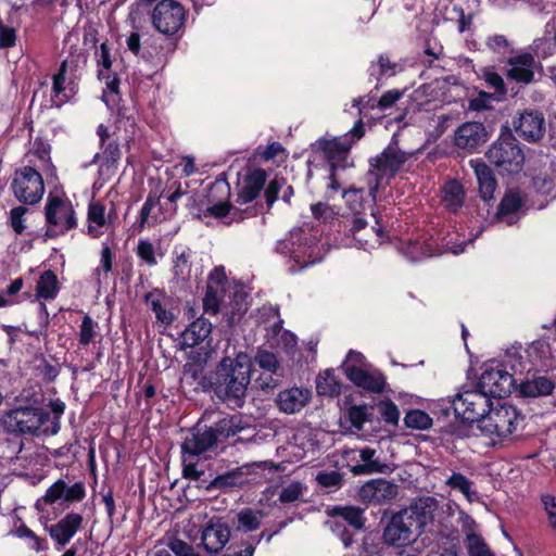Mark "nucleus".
I'll return each instance as SVG.
<instances>
[{
  "instance_id": "24",
  "label": "nucleus",
  "mask_w": 556,
  "mask_h": 556,
  "mask_svg": "<svg viewBox=\"0 0 556 556\" xmlns=\"http://www.w3.org/2000/svg\"><path fill=\"white\" fill-rule=\"evenodd\" d=\"M267 174L262 168L249 169L238 181L237 203L248 204L264 189Z\"/></svg>"
},
{
  "instance_id": "30",
  "label": "nucleus",
  "mask_w": 556,
  "mask_h": 556,
  "mask_svg": "<svg viewBox=\"0 0 556 556\" xmlns=\"http://www.w3.org/2000/svg\"><path fill=\"white\" fill-rule=\"evenodd\" d=\"M212 332V323L203 317L193 320L180 334L182 349L193 348L203 342Z\"/></svg>"
},
{
  "instance_id": "3",
  "label": "nucleus",
  "mask_w": 556,
  "mask_h": 556,
  "mask_svg": "<svg viewBox=\"0 0 556 556\" xmlns=\"http://www.w3.org/2000/svg\"><path fill=\"white\" fill-rule=\"evenodd\" d=\"M3 430L18 437H49L60 431L58 416L37 405L17 406L0 418Z\"/></svg>"
},
{
  "instance_id": "55",
  "label": "nucleus",
  "mask_w": 556,
  "mask_h": 556,
  "mask_svg": "<svg viewBox=\"0 0 556 556\" xmlns=\"http://www.w3.org/2000/svg\"><path fill=\"white\" fill-rule=\"evenodd\" d=\"M454 117L450 114L433 116L429 122L428 131L433 138L441 137L451 126Z\"/></svg>"
},
{
  "instance_id": "63",
  "label": "nucleus",
  "mask_w": 556,
  "mask_h": 556,
  "mask_svg": "<svg viewBox=\"0 0 556 556\" xmlns=\"http://www.w3.org/2000/svg\"><path fill=\"white\" fill-rule=\"evenodd\" d=\"M544 510L547 515L548 525L556 532V500L551 494H543L541 496Z\"/></svg>"
},
{
  "instance_id": "58",
  "label": "nucleus",
  "mask_w": 556,
  "mask_h": 556,
  "mask_svg": "<svg viewBox=\"0 0 556 556\" xmlns=\"http://www.w3.org/2000/svg\"><path fill=\"white\" fill-rule=\"evenodd\" d=\"M549 168L552 169L549 174H539L533 178V185L539 192L547 193L554 187L556 170L553 169V162H549Z\"/></svg>"
},
{
  "instance_id": "16",
  "label": "nucleus",
  "mask_w": 556,
  "mask_h": 556,
  "mask_svg": "<svg viewBox=\"0 0 556 556\" xmlns=\"http://www.w3.org/2000/svg\"><path fill=\"white\" fill-rule=\"evenodd\" d=\"M84 523V517L79 513L70 511L55 523L41 522L43 530L49 534L58 549L66 546L78 533Z\"/></svg>"
},
{
  "instance_id": "54",
  "label": "nucleus",
  "mask_w": 556,
  "mask_h": 556,
  "mask_svg": "<svg viewBox=\"0 0 556 556\" xmlns=\"http://www.w3.org/2000/svg\"><path fill=\"white\" fill-rule=\"evenodd\" d=\"M24 286V279L23 278H16L10 282V285L5 288V290L0 292V308L11 306L17 301L15 300V296L17 293L22 290Z\"/></svg>"
},
{
  "instance_id": "45",
  "label": "nucleus",
  "mask_w": 556,
  "mask_h": 556,
  "mask_svg": "<svg viewBox=\"0 0 556 556\" xmlns=\"http://www.w3.org/2000/svg\"><path fill=\"white\" fill-rule=\"evenodd\" d=\"M445 484L459 491L469 502L478 497V493L472 489L473 482L460 472H453Z\"/></svg>"
},
{
  "instance_id": "57",
  "label": "nucleus",
  "mask_w": 556,
  "mask_h": 556,
  "mask_svg": "<svg viewBox=\"0 0 556 556\" xmlns=\"http://www.w3.org/2000/svg\"><path fill=\"white\" fill-rule=\"evenodd\" d=\"M166 545L176 556H200L193 547L176 535H166Z\"/></svg>"
},
{
  "instance_id": "51",
  "label": "nucleus",
  "mask_w": 556,
  "mask_h": 556,
  "mask_svg": "<svg viewBox=\"0 0 556 556\" xmlns=\"http://www.w3.org/2000/svg\"><path fill=\"white\" fill-rule=\"evenodd\" d=\"M396 64L392 63L388 55L381 54L377 63L369 66V75L378 80L381 76H392L395 74Z\"/></svg>"
},
{
  "instance_id": "35",
  "label": "nucleus",
  "mask_w": 556,
  "mask_h": 556,
  "mask_svg": "<svg viewBox=\"0 0 556 556\" xmlns=\"http://www.w3.org/2000/svg\"><path fill=\"white\" fill-rule=\"evenodd\" d=\"M100 150L101 152H98L93 155L91 164L100 163L101 168H116L122 156L118 141L111 140L106 143L100 144Z\"/></svg>"
},
{
  "instance_id": "56",
  "label": "nucleus",
  "mask_w": 556,
  "mask_h": 556,
  "mask_svg": "<svg viewBox=\"0 0 556 556\" xmlns=\"http://www.w3.org/2000/svg\"><path fill=\"white\" fill-rule=\"evenodd\" d=\"M282 377L283 371H261L258 377L255 379V383L262 391L268 392L279 387Z\"/></svg>"
},
{
  "instance_id": "48",
  "label": "nucleus",
  "mask_w": 556,
  "mask_h": 556,
  "mask_svg": "<svg viewBox=\"0 0 556 556\" xmlns=\"http://www.w3.org/2000/svg\"><path fill=\"white\" fill-rule=\"evenodd\" d=\"M226 291L206 286V292L203 298V307L205 313L216 315L222 305H226Z\"/></svg>"
},
{
  "instance_id": "10",
  "label": "nucleus",
  "mask_w": 556,
  "mask_h": 556,
  "mask_svg": "<svg viewBox=\"0 0 556 556\" xmlns=\"http://www.w3.org/2000/svg\"><path fill=\"white\" fill-rule=\"evenodd\" d=\"M364 124L358 119L354 127L342 137L332 140H319L318 144L330 169L344 168L349 151L356 140L364 136Z\"/></svg>"
},
{
  "instance_id": "23",
  "label": "nucleus",
  "mask_w": 556,
  "mask_h": 556,
  "mask_svg": "<svg viewBox=\"0 0 556 556\" xmlns=\"http://www.w3.org/2000/svg\"><path fill=\"white\" fill-rule=\"evenodd\" d=\"M346 378L358 388L374 393H381L386 380L383 375L377 370H366L356 365H342Z\"/></svg>"
},
{
  "instance_id": "29",
  "label": "nucleus",
  "mask_w": 556,
  "mask_h": 556,
  "mask_svg": "<svg viewBox=\"0 0 556 556\" xmlns=\"http://www.w3.org/2000/svg\"><path fill=\"white\" fill-rule=\"evenodd\" d=\"M229 538V528L224 523H216L203 529L201 542L207 553H218L225 547Z\"/></svg>"
},
{
  "instance_id": "12",
  "label": "nucleus",
  "mask_w": 556,
  "mask_h": 556,
  "mask_svg": "<svg viewBox=\"0 0 556 556\" xmlns=\"http://www.w3.org/2000/svg\"><path fill=\"white\" fill-rule=\"evenodd\" d=\"M492 401L479 388L458 393L452 401L455 415L466 422H482Z\"/></svg>"
},
{
  "instance_id": "34",
  "label": "nucleus",
  "mask_w": 556,
  "mask_h": 556,
  "mask_svg": "<svg viewBox=\"0 0 556 556\" xmlns=\"http://www.w3.org/2000/svg\"><path fill=\"white\" fill-rule=\"evenodd\" d=\"M146 303L153 311L156 320L162 325L169 326L174 321L175 316L167 308V299L164 294L157 291L149 292L146 295Z\"/></svg>"
},
{
  "instance_id": "43",
  "label": "nucleus",
  "mask_w": 556,
  "mask_h": 556,
  "mask_svg": "<svg viewBox=\"0 0 556 556\" xmlns=\"http://www.w3.org/2000/svg\"><path fill=\"white\" fill-rule=\"evenodd\" d=\"M523 204V200L518 191L509 190L502 199L498 206V216L501 219L511 224L510 215L517 213Z\"/></svg>"
},
{
  "instance_id": "46",
  "label": "nucleus",
  "mask_w": 556,
  "mask_h": 556,
  "mask_svg": "<svg viewBox=\"0 0 556 556\" xmlns=\"http://www.w3.org/2000/svg\"><path fill=\"white\" fill-rule=\"evenodd\" d=\"M101 338L99 332V324L93 320L89 315H85L78 332V342L83 346H87Z\"/></svg>"
},
{
  "instance_id": "17",
  "label": "nucleus",
  "mask_w": 556,
  "mask_h": 556,
  "mask_svg": "<svg viewBox=\"0 0 556 556\" xmlns=\"http://www.w3.org/2000/svg\"><path fill=\"white\" fill-rule=\"evenodd\" d=\"M540 66L534 55L530 52H522L508 58L506 61L505 76L509 81L519 86H527L534 81L535 71Z\"/></svg>"
},
{
  "instance_id": "47",
  "label": "nucleus",
  "mask_w": 556,
  "mask_h": 556,
  "mask_svg": "<svg viewBox=\"0 0 556 556\" xmlns=\"http://www.w3.org/2000/svg\"><path fill=\"white\" fill-rule=\"evenodd\" d=\"M254 364L262 371H283V368L277 357V355L265 349H258L254 355Z\"/></svg>"
},
{
  "instance_id": "27",
  "label": "nucleus",
  "mask_w": 556,
  "mask_h": 556,
  "mask_svg": "<svg viewBox=\"0 0 556 556\" xmlns=\"http://www.w3.org/2000/svg\"><path fill=\"white\" fill-rule=\"evenodd\" d=\"M311 392L307 389L290 388L280 391L276 397V404L285 414L299 413L309 401Z\"/></svg>"
},
{
  "instance_id": "44",
  "label": "nucleus",
  "mask_w": 556,
  "mask_h": 556,
  "mask_svg": "<svg viewBox=\"0 0 556 556\" xmlns=\"http://www.w3.org/2000/svg\"><path fill=\"white\" fill-rule=\"evenodd\" d=\"M307 491L306 484L301 481H290L289 483L281 486L278 501L281 504H291L298 501H302L304 494Z\"/></svg>"
},
{
  "instance_id": "37",
  "label": "nucleus",
  "mask_w": 556,
  "mask_h": 556,
  "mask_svg": "<svg viewBox=\"0 0 556 556\" xmlns=\"http://www.w3.org/2000/svg\"><path fill=\"white\" fill-rule=\"evenodd\" d=\"M12 534L17 539L25 541L27 548L33 552L40 553L46 552L49 548L48 540L38 535L24 522L16 526L12 531Z\"/></svg>"
},
{
  "instance_id": "7",
  "label": "nucleus",
  "mask_w": 556,
  "mask_h": 556,
  "mask_svg": "<svg viewBox=\"0 0 556 556\" xmlns=\"http://www.w3.org/2000/svg\"><path fill=\"white\" fill-rule=\"evenodd\" d=\"M523 418L516 407L508 404H501L497 407H490L484 416L480 428L490 437H495L502 441L510 437Z\"/></svg>"
},
{
  "instance_id": "11",
  "label": "nucleus",
  "mask_w": 556,
  "mask_h": 556,
  "mask_svg": "<svg viewBox=\"0 0 556 556\" xmlns=\"http://www.w3.org/2000/svg\"><path fill=\"white\" fill-rule=\"evenodd\" d=\"M233 419H223L218 428L197 427L181 443V452L189 455L199 456L212 448L217 440L218 433L226 437L233 435L236 430L231 429Z\"/></svg>"
},
{
  "instance_id": "49",
  "label": "nucleus",
  "mask_w": 556,
  "mask_h": 556,
  "mask_svg": "<svg viewBox=\"0 0 556 556\" xmlns=\"http://www.w3.org/2000/svg\"><path fill=\"white\" fill-rule=\"evenodd\" d=\"M263 516L261 510H253L251 508L242 509L237 516L238 529L245 532L256 530L261 526Z\"/></svg>"
},
{
  "instance_id": "31",
  "label": "nucleus",
  "mask_w": 556,
  "mask_h": 556,
  "mask_svg": "<svg viewBox=\"0 0 556 556\" xmlns=\"http://www.w3.org/2000/svg\"><path fill=\"white\" fill-rule=\"evenodd\" d=\"M470 164L475 170L478 180L479 192L481 198L484 201L492 199L494 191L496 189V179L493 175L492 169L481 161L471 160Z\"/></svg>"
},
{
  "instance_id": "36",
  "label": "nucleus",
  "mask_w": 556,
  "mask_h": 556,
  "mask_svg": "<svg viewBox=\"0 0 556 556\" xmlns=\"http://www.w3.org/2000/svg\"><path fill=\"white\" fill-rule=\"evenodd\" d=\"M465 191L457 180L447 181L442 189V203L452 213L458 212L463 206Z\"/></svg>"
},
{
  "instance_id": "62",
  "label": "nucleus",
  "mask_w": 556,
  "mask_h": 556,
  "mask_svg": "<svg viewBox=\"0 0 556 556\" xmlns=\"http://www.w3.org/2000/svg\"><path fill=\"white\" fill-rule=\"evenodd\" d=\"M316 481L324 488H338L341 484L342 476L338 471H320L316 476Z\"/></svg>"
},
{
  "instance_id": "28",
  "label": "nucleus",
  "mask_w": 556,
  "mask_h": 556,
  "mask_svg": "<svg viewBox=\"0 0 556 556\" xmlns=\"http://www.w3.org/2000/svg\"><path fill=\"white\" fill-rule=\"evenodd\" d=\"M397 494V485L387 480H372L361 489L364 500L374 504H381L393 500Z\"/></svg>"
},
{
  "instance_id": "59",
  "label": "nucleus",
  "mask_w": 556,
  "mask_h": 556,
  "mask_svg": "<svg viewBox=\"0 0 556 556\" xmlns=\"http://www.w3.org/2000/svg\"><path fill=\"white\" fill-rule=\"evenodd\" d=\"M195 457V455L182 453V476L194 481L203 475V470L198 469Z\"/></svg>"
},
{
  "instance_id": "53",
  "label": "nucleus",
  "mask_w": 556,
  "mask_h": 556,
  "mask_svg": "<svg viewBox=\"0 0 556 556\" xmlns=\"http://www.w3.org/2000/svg\"><path fill=\"white\" fill-rule=\"evenodd\" d=\"M466 541L469 556H494L481 535L469 533Z\"/></svg>"
},
{
  "instance_id": "50",
  "label": "nucleus",
  "mask_w": 556,
  "mask_h": 556,
  "mask_svg": "<svg viewBox=\"0 0 556 556\" xmlns=\"http://www.w3.org/2000/svg\"><path fill=\"white\" fill-rule=\"evenodd\" d=\"M404 422L406 427L418 430H426L432 426L431 417L420 409L408 412L404 418Z\"/></svg>"
},
{
  "instance_id": "39",
  "label": "nucleus",
  "mask_w": 556,
  "mask_h": 556,
  "mask_svg": "<svg viewBox=\"0 0 556 556\" xmlns=\"http://www.w3.org/2000/svg\"><path fill=\"white\" fill-rule=\"evenodd\" d=\"M64 42L68 46V56L63 62L67 63V70L71 73H75L77 68L86 64L87 54L77 46L78 36L76 34H68Z\"/></svg>"
},
{
  "instance_id": "42",
  "label": "nucleus",
  "mask_w": 556,
  "mask_h": 556,
  "mask_svg": "<svg viewBox=\"0 0 556 556\" xmlns=\"http://www.w3.org/2000/svg\"><path fill=\"white\" fill-rule=\"evenodd\" d=\"M555 386L551 379L546 377H536L521 384V393L526 396H542L553 392Z\"/></svg>"
},
{
  "instance_id": "41",
  "label": "nucleus",
  "mask_w": 556,
  "mask_h": 556,
  "mask_svg": "<svg viewBox=\"0 0 556 556\" xmlns=\"http://www.w3.org/2000/svg\"><path fill=\"white\" fill-rule=\"evenodd\" d=\"M316 390L319 395L334 396L341 391V384L339 383L334 370L327 369L323 374H319L316 379Z\"/></svg>"
},
{
  "instance_id": "8",
  "label": "nucleus",
  "mask_w": 556,
  "mask_h": 556,
  "mask_svg": "<svg viewBox=\"0 0 556 556\" xmlns=\"http://www.w3.org/2000/svg\"><path fill=\"white\" fill-rule=\"evenodd\" d=\"M439 244L430 242L412 241L401 243L399 251L408 260L416 262L441 253V250L450 251L453 254H459L465 251L466 240H458L456 231L448 232L446 237L440 238Z\"/></svg>"
},
{
  "instance_id": "64",
  "label": "nucleus",
  "mask_w": 556,
  "mask_h": 556,
  "mask_svg": "<svg viewBox=\"0 0 556 556\" xmlns=\"http://www.w3.org/2000/svg\"><path fill=\"white\" fill-rule=\"evenodd\" d=\"M228 279L225 273V268L223 266L215 267L208 275L206 286L226 291Z\"/></svg>"
},
{
  "instance_id": "2",
  "label": "nucleus",
  "mask_w": 556,
  "mask_h": 556,
  "mask_svg": "<svg viewBox=\"0 0 556 556\" xmlns=\"http://www.w3.org/2000/svg\"><path fill=\"white\" fill-rule=\"evenodd\" d=\"M252 364L250 356L239 352L235 358L225 356L213 372V392L220 401L242 407L251 382Z\"/></svg>"
},
{
  "instance_id": "32",
  "label": "nucleus",
  "mask_w": 556,
  "mask_h": 556,
  "mask_svg": "<svg viewBox=\"0 0 556 556\" xmlns=\"http://www.w3.org/2000/svg\"><path fill=\"white\" fill-rule=\"evenodd\" d=\"M192 251L188 247H176L173 252V275L178 282H187L191 278Z\"/></svg>"
},
{
  "instance_id": "21",
  "label": "nucleus",
  "mask_w": 556,
  "mask_h": 556,
  "mask_svg": "<svg viewBox=\"0 0 556 556\" xmlns=\"http://www.w3.org/2000/svg\"><path fill=\"white\" fill-rule=\"evenodd\" d=\"M114 217H116V213L113 205L106 212V207L102 202L91 201L87 212V233L91 238H100L113 225Z\"/></svg>"
},
{
  "instance_id": "14",
  "label": "nucleus",
  "mask_w": 556,
  "mask_h": 556,
  "mask_svg": "<svg viewBox=\"0 0 556 556\" xmlns=\"http://www.w3.org/2000/svg\"><path fill=\"white\" fill-rule=\"evenodd\" d=\"M513 376L501 365L485 368L479 379L478 388L488 397L508 396L514 389Z\"/></svg>"
},
{
  "instance_id": "26",
  "label": "nucleus",
  "mask_w": 556,
  "mask_h": 556,
  "mask_svg": "<svg viewBox=\"0 0 556 556\" xmlns=\"http://www.w3.org/2000/svg\"><path fill=\"white\" fill-rule=\"evenodd\" d=\"M439 507V502L432 496H421L417 498L408 508L403 509L421 530L434 518V513Z\"/></svg>"
},
{
  "instance_id": "60",
  "label": "nucleus",
  "mask_w": 556,
  "mask_h": 556,
  "mask_svg": "<svg viewBox=\"0 0 556 556\" xmlns=\"http://www.w3.org/2000/svg\"><path fill=\"white\" fill-rule=\"evenodd\" d=\"M340 516L354 529L359 530L364 526L363 510L356 507L340 508Z\"/></svg>"
},
{
  "instance_id": "6",
  "label": "nucleus",
  "mask_w": 556,
  "mask_h": 556,
  "mask_svg": "<svg viewBox=\"0 0 556 556\" xmlns=\"http://www.w3.org/2000/svg\"><path fill=\"white\" fill-rule=\"evenodd\" d=\"M485 156L495 167L509 174L519 173L526 160L520 143L510 130L501 134L488 149Z\"/></svg>"
},
{
  "instance_id": "18",
  "label": "nucleus",
  "mask_w": 556,
  "mask_h": 556,
  "mask_svg": "<svg viewBox=\"0 0 556 556\" xmlns=\"http://www.w3.org/2000/svg\"><path fill=\"white\" fill-rule=\"evenodd\" d=\"M376 227H368L367 222L362 217L353 219L350 232L359 248L364 250L375 249L389 240V236L384 232L378 219H376Z\"/></svg>"
},
{
  "instance_id": "40",
  "label": "nucleus",
  "mask_w": 556,
  "mask_h": 556,
  "mask_svg": "<svg viewBox=\"0 0 556 556\" xmlns=\"http://www.w3.org/2000/svg\"><path fill=\"white\" fill-rule=\"evenodd\" d=\"M160 204V195L156 193H149L143 203L139 218L137 222V228L139 231H142L146 226H153L160 222L156 214L153 213V210Z\"/></svg>"
},
{
  "instance_id": "1",
  "label": "nucleus",
  "mask_w": 556,
  "mask_h": 556,
  "mask_svg": "<svg viewBox=\"0 0 556 556\" xmlns=\"http://www.w3.org/2000/svg\"><path fill=\"white\" fill-rule=\"evenodd\" d=\"M150 18L153 28L170 39H153L152 47L154 52H143L142 58L156 65H161L167 61L168 55L177 48V39L180 37L179 33L186 24L187 11L176 0H160L151 11Z\"/></svg>"
},
{
  "instance_id": "9",
  "label": "nucleus",
  "mask_w": 556,
  "mask_h": 556,
  "mask_svg": "<svg viewBox=\"0 0 556 556\" xmlns=\"http://www.w3.org/2000/svg\"><path fill=\"white\" fill-rule=\"evenodd\" d=\"M47 236L56 237L77 227L72 203L60 197H49L45 206Z\"/></svg>"
},
{
  "instance_id": "13",
  "label": "nucleus",
  "mask_w": 556,
  "mask_h": 556,
  "mask_svg": "<svg viewBox=\"0 0 556 556\" xmlns=\"http://www.w3.org/2000/svg\"><path fill=\"white\" fill-rule=\"evenodd\" d=\"M15 198L25 204L38 203L45 192L41 175L30 166L17 169L12 181Z\"/></svg>"
},
{
  "instance_id": "15",
  "label": "nucleus",
  "mask_w": 556,
  "mask_h": 556,
  "mask_svg": "<svg viewBox=\"0 0 556 556\" xmlns=\"http://www.w3.org/2000/svg\"><path fill=\"white\" fill-rule=\"evenodd\" d=\"M420 534L413 519L404 510L392 516L384 529L383 539L386 543L394 546H405L414 542Z\"/></svg>"
},
{
  "instance_id": "33",
  "label": "nucleus",
  "mask_w": 556,
  "mask_h": 556,
  "mask_svg": "<svg viewBox=\"0 0 556 556\" xmlns=\"http://www.w3.org/2000/svg\"><path fill=\"white\" fill-rule=\"evenodd\" d=\"M181 380L190 384L197 383L202 391L210 392L213 386V372L206 375L203 364L188 362L184 366Z\"/></svg>"
},
{
  "instance_id": "61",
  "label": "nucleus",
  "mask_w": 556,
  "mask_h": 556,
  "mask_svg": "<svg viewBox=\"0 0 556 556\" xmlns=\"http://www.w3.org/2000/svg\"><path fill=\"white\" fill-rule=\"evenodd\" d=\"M375 450L366 447L361 451L359 457L361 460L366 465L369 472H383L387 466L380 464L378 460H375Z\"/></svg>"
},
{
  "instance_id": "52",
  "label": "nucleus",
  "mask_w": 556,
  "mask_h": 556,
  "mask_svg": "<svg viewBox=\"0 0 556 556\" xmlns=\"http://www.w3.org/2000/svg\"><path fill=\"white\" fill-rule=\"evenodd\" d=\"M136 255L148 266L157 264L156 250L154 244L148 239H140L136 248Z\"/></svg>"
},
{
  "instance_id": "25",
  "label": "nucleus",
  "mask_w": 556,
  "mask_h": 556,
  "mask_svg": "<svg viewBox=\"0 0 556 556\" xmlns=\"http://www.w3.org/2000/svg\"><path fill=\"white\" fill-rule=\"evenodd\" d=\"M488 139V132L482 123L467 122L460 125L454 135V143L457 148L473 151Z\"/></svg>"
},
{
  "instance_id": "4",
  "label": "nucleus",
  "mask_w": 556,
  "mask_h": 556,
  "mask_svg": "<svg viewBox=\"0 0 556 556\" xmlns=\"http://www.w3.org/2000/svg\"><path fill=\"white\" fill-rule=\"evenodd\" d=\"M230 195V186L227 181L217 179L215 180L207 190L208 205L203 212L204 216H212L223 220L225 225H231L233 223H240L245 218H250L256 215L254 207L239 208L232 206L227 199Z\"/></svg>"
},
{
  "instance_id": "20",
  "label": "nucleus",
  "mask_w": 556,
  "mask_h": 556,
  "mask_svg": "<svg viewBox=\"0 0 556 556\" xmlns=\"http://www.w3.org/2000/svg\"><path fill=\"white\" fill-rule=\"evenodd\" d=\"M77 89L75 73H71L67 63L62 62L58 73L52 77V103L58 108L62 106L77 93Z\"/></svg>"
},
{
  "instance_id": "38",
  "label": "nucleus",
  "mask_w": 556,
  "mask_h": 556,
  "mask_svg": "<svg viewBox=\"0 0 556 556\" xmlns=\"http://www.w3.org/2000/svg\"><path fill=\"white\" fill-rule=\"evenodd\" d=\"M60 291L58 276L52 270H45L36 285V296L42 300H54Z\"/></svg>"
},
{
  "instance_id": "22",
  "label": "nucleus",
  "mask_w": 556,
  "mask_h": 556,
  "mask_svg": "<svg viewBox=\"0 0 556 556\" xmlns=\"http://www.w3.org/2000/svg\"><path fill=\"white\" fill-rule=\"evenodd\" d=\"M515 129L526 141L536 142L541 140L546 130L543 113L536 110L525 111L515 122Z\"/></svg>"
},
{
  "instance_id": "19",
  "label": "nucleus",
  "mask_w": 556,
  "mask_h": 556,
  "mask_svg": "<svg viewBox=\"0 0 556 556\" xmlns=\"http://www.w3.org/2000/svg\"><path fill=\"white\" fill-rule=\"evenodd\" d=\"M85 496L86 488L84 482L77 481L68 485L64 480L59 479L46 490L45 495L37 502L36 506L38 507L41 501L49 505L59 501L70 505L83 501Z\"/></svg>"
},
{
  "instance_id": "5",
  "label": "nucleus",
  "mask_w": 556,
  "mask_h": 556,
  "mask_svg": "<svg viewBox=\"0 0 556 556\" xmlns=\"http://www.w3.org/2000/svg\"><path fill=\"white\" fill-rule=\"evenodd\" d=\"M410 154L389 144L380 154L370 160V169L367 174L368 192L375 200L378 190L403 167Z\"/></svg>"
}]
</instances>
